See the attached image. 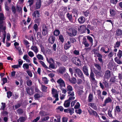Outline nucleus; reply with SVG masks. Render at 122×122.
I'll use <instances>...</instances> for the list:
<instances>
[{
	"label": "nucleus",
	"mask_w": 122,
	"mask_h": 122,
	"mask_svg": "<svg viewBox=\"0 0 122 122\" xmlns=\"http://www.w3.org/2000/svg\"><path fill=\"white\" fill-rule=\"evenodd\" d=\"M1 104L2 105L1 107V108H0V110H4L6 107V104L5 103L2 102H1Z\"/></svg>",
	"instance_id": "obj_39"
},
{
	"label": "nucleus",
	"mask_w": 122,
	"mask_h": 122,
	"mask_svg": "<svg viewBox=\"0 0 122 122\" xmlns=\"http://www.w3.org/2000/svg\"><path fill=\"white\" fill-rule=\"evenodd\" d=\"M39 62L42 65V66L45 68L46 69L49 68L46 65L44 62L43 61H40Z\"/></svg>",
	"instance_id": "obj_43"
},
{
	"label": "nucleus",
	"mask_w": 122,
	"mask_h": 122,
	"mask_svg": "<svg viewBox=\"0 0 122 122\" xmlns=\"http://www.w3.org/2000/svg\"><path fill=\"white\" fill-rule=\"evenodd\" d=\"M122 34V30L120 29H118L116 31V35L117 36H120Z\"/></svg>",
	"instance_id": "obj_32"
},
{
	"label": "nucleus",
	"mask_w": 122,
	"mask_h": 122,
	"mask_svg": "<svg viewBox=\"0 0 122 122\" xmlns=\"http://www.w3.org/2000/svg\"><path fill=\"white\" fill-rule=\"evenodd\" d=\"M71 44L68 41L67 43H66L64 46V48L66 50L69 49L71 46Z\"/></svg>",
	"instance_id": "obj_22"
},
{
	"label": "nucleus",
	"mask_w": 122,
	"mask_h": 122,
	"mask_svg": "<svg viewBox=\"0 0 122 122\" xmlns=\"http://www.w3.org/2000/svg\"><path fill=\"white\" fill-rule=\"evenodd\" d=\"M60 33V32L59 29L57 28H55L53 31V35L56 36H58L59 35Z\"/></svg>",
	"instance_id": "obj_23"
},
{
	"label": "nucleus",
	"mask_w": 122,
	"mask_h": 122,
	"mask_svg": "<svg viewBox=\"0 0 122 122\" xmlns=\"http://www.w3.org/2000/svg\"><path fill=\"white\" fill-rule=\"evenodd\" d=\"M41 95L40 93H36L34 96V99L36 100H38L41 97Z\"/></svg>",
	"instance_id": "obj_26"
},
{
	"label": "nucleus",
	"mask_w": 122,
	"mask_h": 122,
	"mask_svg": "<svg viewBox=\"0 0 122 122\" xmlns=\"http://www.w3.org/2000/svg\"><path fill=\"white\" fill-rule=\"evenodd\" d=\"M110 13L112 16H114L115 14V12L114 10L112 9H111L110 10Z\"/></svg>",
	"instance_id": "obj_49"
},
{
	"label": "nucleus",
	"mask_w": 122,
	"mask_h": 122,
	"mask_svg": "<svg viewBox=\"0 0 122 122\" xmlns=\"http://www.w3.org/2000/svg\"><path fill=\"white\" fill-rule=\"evenodd\" d=\"M41 4V0H38L36 4V8L37 9L40 8Z\"/></svg>",
	"instance_id": "obj_20"
},
{
	"label": "nucleus",
	"mask_w": 122,
	"mask_h": 122,
	"mask_svg": "<svg viewBox=\"0 0 122 122\" xmlns=\"http://www.w3.org/2000/svg\"><path fill=\"white\" fill-rule=\"evenodd\" d=\"M117 55L119 58H121L122 56V51L119 50Z\"/></svg>",
	"instance_id": "obj_45"
},
{
	"label": "nucleus",
	"mask_w": 122,
	"mask_h": 122,
	"mask_svg": "<svg viewBox=\"0 0 122 122\" xmlns=\"http://www.w3.org/2000/svg\"><path fill=\"white\" fill-rule=\"evenodd\" d=\"M74 109L73 108H69L67 109H65L64 112L67 113H69L70 115H72L74 113Z\"/></svg>",
	"instance_id": "obj_6"
},
{
	"label": "nucleus",
	"mask_w": 122,
	"mask_h": 122,
	"mask_svg": "<svg viewBox=\"0 0 122 122\" xmlns=\"http://www.w3.org/2000/svg\"><path fill=\"white\" fill-rule=\"evenodd\" d=\"M115 112H117V113H119L121 111L120 108L118 106H116L115 109Z\"/></svg>",
	"instance_id": "obj_44"
},
{
	"label": "nucleus",
	"mask_w": 122,
	"mask_h": 122,
	"mask_svg": "<svg viewBox=\"0 0 122 122\" xmlns=\"http://www.w3.org/2000/svg\"><path fill=\"white\" fill-rule=\"evenodd\" d=\"M78 21L80 24H83L85 22V17L83 16L80 17L78 19Z\"/></svg>",
	"instance_id": "obj_17"
},
{
	"label": "nucleus",
	"mask_w": 122,
	"mask_h": 122,
	"mask_svg": "<svg viewBox=\"0 0 122 122\" xmlns=\"http://www.w3.org/2000/svg\"><path fill=\"white\" fill-rule=\"evenodd\" d=\"M42 34L44 36H46L48 33V31L47 26L46 25H43L42 27Z\"/></svg>",
	"instance_id": "obj_9"
},
{
	"label": "nucleus",
	"mask_w": 122,
	"mask_h": 122,
	"mask_svg": "<svg viewBox=\"0 0 122 122\" xmlns=\"http://www.w3.org/2000/svg\"><path fill=\"white\" fill-rule=\"evenodd\" d=\"M73 89L72 86L70 85H69L67 87V91L68 94V96H74V92L73 91Z\"/></svg>",
	"instance_id": "obj_4"
},
{
	"label": "nucleus",
	"mask_w": 122,
	"mask_h": 122,
	"mask_svg": "<svg viewBox=\"0 0 122 122\" xmlns=\"http://www.w3.org/2000/svg\"><path fill=\"white\" fill-rule=\"evenodd\" d=\"M49 64L50 65L49 67L50 68L52 69H54L55 68V65L54 64L51 63V62L49 63Z\"/></svg>",
	"instance_id": "obj_54"
},
{
	"label": "nucleus",
	"mask_w": 122,
	"mask_h": 122,
	"mask_svg": "<svg viewBox=\"0 0 122 122\" xmlns=\"http://www.w3.org/2000/svg\"><path fill=\"white\" fill-rule=\"evenodd\" d=\"M93 99V96L92 95L90 94L88 97V101L89 102H91Z\"/></svg>",
	"instance_id": "obj_40"
},
{
	"label": "nucleus",
	"mask_w": 122,
	"mask_h": 122,
	"mask_svg": "<svg viewBox=\"0 0 122 122\" xmlns=\"http://www.w3.org/2000/svg\"><path fill=\"white\" fill-rule=\"evenodd\" d=\"M66 17L70 21L72 22L73 21L71 14L68 12L66 14Z\"/></svg>",
	"instance_id": "obj_15"
},
{
	"label": "nucleus",
	"mask_w": 122,
	"mask_h": 122,
	"mask_svg": "<svg viewBox=\"0 0 122 122\" xmlns=\"http://www.w3.org/2000/svg\"><path fill=\"white\" fill-rule=\"evenodd\" d=\"M57 83L59 84L61 88L63 86H65V84L64 81L61 78H60L57 81Z\"/></svg>",
	"instance_id": "obj_14"
},
{
	"label": "nucleus",
	"mask_w": 122,
	"mask_h": 122,
	"mask_svg": "<svg viewBox=\"0 0 122 122\" xmlns=\"http://www.w3.org/2000/svg\"><path fill=\"white\" fill-rule=\"evenodd\" d=\"M69 41L70 43L72 44H73L74 42H76V40L75 38L74 37H70L69 38Z\"/></svg>",
	"instance_id": "obj_27"
},
{
	"label": "nucleus",
	"mask_w": 122,
	"mask_h": 122,
	"mask_svg": "<svg viewBox=\"0 0 122 122\" xmlns=\"http://www.w3.org/2000/svg\"><path fill=\"white\" fill-rule=\"evenodd\" d=\"M66 71V67L64 66H61L59 67V69L57 70L56 71L59 73L63 74Z\"/></svg>",
	"instance_id": "obj_8"
},
{
	"label": "nucleus",
	"mask_w": 122,
	"mask_h": 122,
	"mask_svg": "<svg viewBox=\"0 0 122 122\" xmlns=\"http://www.w3.org/2000/svg\"><path fill=\"white\" fill-rule=\"evenodd\" d=\"M75 72L79 77L81 78L83 81H85V78L84 75L81 71L79 68H77L75 69Z\"/></svg>",
	"instance_id": "obj_1"
},
{
	"label": "nucleus",
	"mask_w": 122,
	"mask_h": 122,
	"mask_svg": "<svg viewBox=\"0 0 122 122\" xmlns=\"http://www.w3.org/2000/svg\"><path fill=\"white\" fill-rule=\"evenodd\" d=\"M26 92L28 94L31 96L34 93V89L33 88H28L26 89Z\"/></svg>",
	"instance_id": "obj_18"
},
{
	"label": "nucleus",
	"mask_w": 122,
	"mask_h": 122,
	"mask_svg": "<svg viewBox=\"0 0 122 122\" xmlns=\"http://www.w3.org/2000/svg\"><path fill=\"white\" fill-rule=\"evenodd\" d=\"M94 74L92 70V69H91L90 73V76L89 77L93 84L95 85H96L97 84V83L96 81L95 80L94 78Z\"/></svg>",
	"instance_id": "obj_3"
},
{
	"label": "nucleus",
	"mask_w": 122,
	"mask_h": 122,
	"mask_svg": "<svg viewBox=\"0 0 122 122\" xmlns=\"http://www.w3.org/2000/svg\"><path fill=\"white\" fill-rule=\"evenodd\" d=\"M115 61L118 64H122V62L120 60L118 59L117 57H115L114 58Z\"/></svg>",
	"instance_id": "obj_36"
},
{
	"label": "nucleus",
	"mask_w": 122,
	"mask_h": 122,
	"mask_svg": "<svg viewBox=\"0 0 122 122\" xmlns=\"http://www.w3.org/2000/svg\"><path fill=\"white\" fill-rule=\"evenodd\" d=\"M102 55L100 54V65H102L104 63V61L102 59Z\"/></svg>",
	"instance_id": "obj_41"
},
{
	"label": "nucleus",
	"mask_w": 122,
	"mask_h": 122,
	"mask_svg": "<svg viewBox=\"0 0 122 122\" xmlns=\"http://www.w3.org/2000/svg\"><path fill=\"white\" fill-rule=\"evenodd\" d=\"M11 10L14 14L16 13V10L15 7L13 5L12 6Z\"/></svg>",
	"instance_id": "obj_62"
},
{
	"label": "nucleus",
	"mask_w": 122,
	"mask_h": 122,
	"mask_svg": "<svg viewBox=\"0 0 122 122\" xmlns=\"http://www.w3.org/2000/svg\"><path fill=\"white\" fill-rule=\"evenodd\" d=\"M88 111L90 114H93L96 117H99L97 112L92 109H90V110H88Z\"/></svg>",
	"instance_id": "obj_16"
},
{
	"label": "nucleus",
	"mask_w": 122,
	"mask_h": 122,
	"mask_svg": "<svg viewBox=\"0 0 122 122\" xmlns=\"http://www.w3.org/2000/svg\"><path fill=\"white\" fill-rule=\"evenodd\" d=\"M66 77L67 78L69 82L73 84H75L76 82V79L74 77H73L71 79L70 76H67Z\"/></svg>",
	"instance_id": "obj_13"
},
{
	"label": "nucleus",
	"mask_w": 122,
	"mask_h": 122,
	"mask_svg": "<svg viewBox=\"0 0 122 122\" xmlns=\"http://www.w3.org/2000/svg\"><path fill=\"white\" fill-rule=\"evenodd\" d=\"M70 32L68 33L69 36H74L77 34V31L76 30L73 28L69 29Z\"/></svg>",
	"instance_id": "obj_5"
},
{
	"label": "nucleus",
	"mask_w": 122,
	"mask_h": 122,
	"mask_svg": "<svg viewBox=\"0 0 122 122\" xmlns=\"http://www.w3.org/2000/svg\"><path fill=\"white\" fill-rule=\"evenodd\" d=\"M7 97L8 98H10V97L12 96V93L10 91H9L7 92Z\"/></svg>",
	"instance_id": "obj_46"
},
{
	"label": "nucleus",
	"mask_w": 122,
	"mask_h": 122,
	"mask_svg": "<svg viewBox=\"0 0 122 122\" xmlns=\"http://www.w3.org/2000/svg\"><path fill=\"white\" fill-rule=\"evenodd\" d=\"M80 104L78 102L76 103V105L74 106V108L75 109H78L80 107Z\"/></svg>",
	"instance_id": "obj_55"
},
{
	"label": "nucleus",
	"mask_w": 122,
	"mask_h": 122,
	"mask_svg": "<svg viewBox=\"0 0 122 122\" xmlns=\"http://www.w3.org/2000/svg\"><path fill=\"white\" fill-rule=\"evenodd\" d=\"M41 88L42 90L44 92L46 91V90L47 89V87L45 85H41Z\"/></svg>",
	"instance_id": "obj_48"
},
{
	"label": "nucleus",
	"mask_w": 122,
	"mask_h": 122,
	"mask_svg": "<svg viewBox=\"0 0 122 122\" xmlns=\"http://www.w3.org/2000/svg\"><path fill=\"white\" fill-rule=\"evenodd\" d=\"M71 61L73 63L77 66H80L81 65L80 60L77 57H74L71 59Z\"/></svg>",
	"instance_id": "obj_2"
},
{
	"label": "nucleus",
	"mask_w": 122,
	"mask_h": 122,
	"mask_svg": "<svg viewBox=\"0 0 122 122\" xmlns=\"http://www.w3.org/2000/svg\"><path fill=\"white\" fill-rule=\"evenodd\" d=\"M33 28L35 31L36 32L38 30V26L36 24H35L33 26Z\"/></svg>",
	"instance_id": "obj_63"
},
{
	"label": "nucleus",
	"mask_w": 122,
	"mask_h": 122,
	"mask_svg": "<svg viewBox=\"0 0 122 122\" xmlns=\"http://www.w3.org/2000/svg\"><path fill=\"white\" fill-rule=\"evenodd\" d=\"M26 119L24 117L22 116L20 117L17 120V122H24L26 120Z\"/></svg>",
	"instance_id": "obj_28"
},
{
	"label": "nucleus",
	"mask_w": 122,
	"mask_h": 122,
	"mask_svg": "<svg viewBox=\"0 0 122 122\" xmlns=\"http://www.w3.org/2000/svg\"><path fill=\"white\" fill-rule=\"evenodd\" d=\"M75 112L77 113L79 115L81 114L82 113V111L81 109H79L78 110H76Z\"/></svg>",
	"instance_id": "obj_56"
},
{
	"label": "nucleus",
	"mask_w": 122,
	"mask_h": 122,
	"mask_svg": "<svg viewBox=\"0 0 122 122\" xmlns=\"http://www.w3.org/2000/svg\"><path fill=\"white\" fill-rule=\"evenodd\" d=\"M31 49L33 50L35 53H37L38 52V49L36 46H32Z\"/></svg>",
	"instance_id": "obj_30"
},
{
	"label": "nucleus",
	"mask_w": 122,
	"mask_h": 122,
	"mask_svg": "<svg viewBox=\"0 0 122 122\" xmlns=\"http://www.w3.org/2000/svg\"><path fill=\"white\" fill-rule=\"evenodd\" d=\"M89 12V11L88 10H87L85 11H84L83 13L84 15H85L86 17H87L88 16Z\"/></svg>",
	"instance_id": "obj_52"
},
{
	"label": "nucleus",
	"mask_w": 122,
	"mask_h": 122,
	"mask_svg": "<svg viewBox=\"0 0 122 122\" xmlns=\"http://www.w3.org/2000/svg\"><path fill=\"white\" fill-rule=\"evenodd\" d=\"M115 63L113 61H111L108 65V66L110 69H113L115 66Z\"/></svg>",
	"instance_id": "obj_19"
},
{
	"label": "nucleus",
	"mask_w": 122,
	"mask_h": 122,
	"mask_svg": "<svg viewBox=\"0 0 122 122\" xmlns=\"http://www.w3.org/2000/svg\"><path fill=\"white\" fill-rule=\"evenodd\" d=\"M68 118L66 117H64L62 118V122H67Z\"/></svg>",
	"instance_id": "obj_61"
},
{
	"label": "nucleus",
	"mask_w": 122,
	"mask_h": 122,
	"mask_svg": "<svg viewBox=\"0 0 122 122\" xmlns=\"http://www.w3.org/2000/svg\"><path fill=\"white\" fill-rule=\"evenodd\" d=\"M89 105L94 110H96L97 109V107L94 103H90L89 104Z\"/></svg>",
	"instance_id": "obj_34"
},
{
	"label": "nucleus",
	"mask_w": 122,
	"mask_h": 122,
	"mask_svg": "<svg viewBox=\"0 0 122 122\" xmlns=\"http://www.w3.org/2000/svg\"><path fill=\"white\" fill-rule=\"evenodd\" d=\"M17 113L19 115H21L23 112V111L22 109L19 108L17 110Z\"/></svg>",
	"instance_id": "obj_42"
},
{
	"label": "nucleus",
	"mask_w": 122,
	"mask_h": 122,
	"mask_svg": "<svg viewBox=\"0 0 122 122\" xmlns=\"http://www.w3.org/2000/svg\"><path fill=\"white\" fill-rule=\"evenodd\" d=\"M82 40L83 41L82 44H84L85 47H88L89 46V45L86 41V38L85 37H83Z\"/></svg>",
	"instance_id": "obj_21"
},
{
	"label": "nucleus",
	"mask_w": 122,
	"mask_h": 122,
	"mask_svg": "<svg viewBox=\"0 0 122 122\" xmlns=\"http://www.w3.org/2000/svg\"><path fill=\"white\" fill-rule=\"evenodd\" d=\"M87 39L89 41L90 43L92 46L93 45V40L92 37L90 36H86Z\"/></svg>",
	"instance_id": "obj_31"
},
{
	"label": "nucleus",
	"mask_w": 122,
	"mask_h": 122,
	"mask_svg": "<svg viewBox=\"0 0 122 122\" xmlns=\"http://www.w3.org/2000/svg\"><path fill=\"white\" fill-rule=\"evenodd\" d=\"M28 54L29 56L31 57L33 56H34L33 53L32 51H30L29 52Z\"/></svg>",
	"instance_id": "obj_64"
},
{
	"label": "nucleus",
	"mask_w": 122,
	"mask_h": 122,
	"mask_svg": "<svg viewBox=\"0 0 122 122\" xmlns=\"http://www.w3.org/2000/svg\"><path fill=\"white\" fill-rule=\"evenodd\" d=\"M120 42L119 41H117L114 46V47L115 48L118 47L120 46Z\"/></svg>",
	"instance_id": "obj_58"
},
{
	"label": "nucleus",
	"mask_w": 122,
	"mask_h": 122,
	"mask_svg": "<svg viewBox=\"0 0 122 122\" xmlns=\"http://www.w3.org/2000/svg\"><path fill=\"white\" fill-rule=\"evenodd\" d=\"M40 13L39 11L37 10L35 11L32 14V15L33 17L34 16L35 17H38L40 16Z\"/></svg>",
	"instance_id": "obj_24"
},
{
	"label": "nucleus",
	"mask_w": 122,
	"mask_h": 122,
	"mask_svg": "<svg viewBox=\"0 0 122 122\" xmlns=\"http://www.w3.org/2000/svg\"><path fill=\"white\" fill-rule=\"evenodd\" d=\"M101 51L104 52L106 54L109 52V49L107 46H105L102 47L101 49Z\"/></svg>",
	"instance_id": "obj_11"
},
{
	"label": "nucleus",
	"mask_w": 122,
	"mask_h": 122,
	"mask_svg": "<svg viewBox=\"0 0 122 122\" xmlns=\"http://www.w3.org/2000/svg\"><path fill=\"white\" fill-rule=\"evenodd\" d=\"M35 91L37 93H41V92L39 90L37 87H36L35 88Z\"/></svg>",
	"instance_id": "obj_59"
},
{
	"label": "nucleus",
	"mask_w": 122,
	"mask_h": 122,
	"mask_svg": "<svg viewBox=\"0 0 122 122\" xmlns=\"http://www.w3.org/2000/svg\"><path fill=\"white\" fill-rule=\"evenodd\" d=\"M37 57L39 60H43V57L42 55L40 54H38L37 56Z\"/></svg>",
	"instance_id": "obj_50"
},
{
	"label": "nucleus",
	"mask_w": 122,
	"mask_h": 122,
	"mask_svg": "<svg viewBox=\"0 0 122 122\" xmlns=\"http://www.w3.org/2000/svg\"><path fill=\"white\" fill-rule=\"evenodd\" d=\"M86 29V27L84 25L80 26L78 29V30L81 33H84L86 32L85 29Z\"/></svg>",
	"instance_id": "obj_12"
},
{
	"label": "nucleus",
	"mask_w": 122,
	"mask_h": 122,
	"mask_svg": "<svg viewBox=\"0 0 122 122\" xmlns=\"http://www.w3.org/2000/svg\"><path fill=\"white\" fill-rule=\"evenodd\" d=\"M82 70L84 74L86 76H89V74L88 73V68L87 66L84 65L82 67Z\"/></svg>",
	"instance_id": "obj_10"
},
{
	"label": "nucleus",
	"mask_w": 122,
	"mask_h": 122,
	"mask_svg": "<svg viewBox=\"0 0 122 122\" xmlns=\"http://www.w3.org/2000/svg\"><path fill=\"white\" fill-rule=\"evenodd\" d=\"M58 93H56L54 95V97L56 98L55 100L53 102V103L54 104L56 102L59 100V98L58 97Z\"/></svg>",
	"instance_id": "obj_33"
},
{
	"label": "nucleus",
	"mask_w": 122,
	"mask_h": 122,
	"mask_svg": "<svg viewBox=\"0 0 122 122\" xmlns=\"http://www.w3.org/2000/svg\"><path fill=\"white\" fill-rule=\"evenodd\" d=\"M112 102V100L109 97H108L105 100L104 102L106 104L109 102Z\"/></svg>",
	"instance_id": "obj_35"
},
{
	"label": "nucleus",
	"mask_w": 122,
	"mask_h": 122,
	"mask_svg": "<svg viewBox=\"0 0 122 122\" xmlns=\"http://www.w3.org/2000/svg\"><path fill=\"white\" fill-rule=\"evenodd\" d=\"M52 47V50L54 51H56V43L53 44Z\"/></svg>",
	"instance_id": "obj_57"
},
{
	"label": "nucleus",
	"mask_w": 122,
	"mask_h": 122,
	"mask_svg": "<svg viewBox=\"0 0 122 122\" xmlns=\"http://www.w3.org/2000/svg\"><path fill=\"white\" fill-rule=\"evenodd\" d=\"M42 80L44 83L45 84H47L48 83V81L47 80V78L46 77H42Z\"/></svg>",
	"instance_id": "obj_53"
},
{
	"label": "nucleus",
	"mask_w": 122,
	"mask_h": 122,
	"mask_svg": "<svg viewBox=\"0 0 122 122\" xmlns=\"http://www.w3.org/2000/svg\"><path fill=\"white\" fill-rule=\"evenodd\" d=\"M110 76V71L108 70L106 71L105 74V77L106 78H109Z\"/></svg>",
	"instance_id": "obj_29"
},
{
	"label": "nucleus",
	"mask_w": 122,
	"mask_h": 122,
	"mask_svg": "<svg viewBox=\"0 0 122 122\" xmlns=\"http://www.w3.org/2000/svg\"><path fill=\"white\" fill-rule=\"evenodd\" d=\"M62 61L64 62L66 61L68 59V57L65 55H63L61 57Z\"/></svg>",
	"instance_id": "obj_37"
},
{
	"label": "nucleus",
	"mask_w": 122,
	"mask_h": 122,
	"mask_svg": "<svg viewBox=\"0 0 122 122\" xmlns=\"http://www.w3.org/2000/svg\"><path fill=\"white\" fill-rule=\"evenodd\" d=\"M27 85L29 86H31L32 85V83L31 81L30 80H29L26 81Z\"/></svg>",
	"instance_id": "obj_47"
},
{
	"label": "nucleus",
	"mask_w": 122,
	"mask_h": 122,
	"mask_svg": "<svg viewBox=\"0 0 122 122\" xmlns=\"http://www.w3.org/2000/svg\"><path fill=\"white\" fill-rule=\"evenodd\" d=\"M59 39L61 43H62L64 42V40L63 36L61 34L59 36Z\"/></svg>",
	"instance_id": "obj_38"
},
{
	"label": "nucleus",
	"mask_w": 122,
	"mask_h": 122,
	"mask_svg": "<svg viewBox=\"0 0 122 122\" xmlns=\"http://www.w3.org/2000/svg\"><path fill=\"white\" fill-rule=\"evenodd\" d=\"M26 72L28 76H29L30 77H32V74L31 71H26Z\"/></svg>",
	"instance_id": "obj_60"
},
{
	"label": "nucleus",
	"mask_w": 122,
	"mask_h": 122,
	"mask_svg": "<svg viewBox=\"0 0 122 122\" xmlns=\"http://www.w3.org/2000/svg\"><path fill=\"white\" fill-rule=\"evenodd\" d=\"M1 114L2 116H6V115H8V113L7 112L4 111L3 110V111L1 112Z\"/></svg>",
	"instance_id": "obj_51"
},
{
	"label": "nucleus",
	"mask_w": 122,
	"mask_h": 122,
	"mask_svg": "<svg viewBox=\"0 0 122 122\" xmlns=\"http://www.w3.org/2000/svg\"><path fill=\"white\" fill-rule=\"evenodd\" d=\"M70 101H67V100L65 101L64 103V106L66 108L70 106Z\"/></svg>",
	"instance_id": "obj_25"
},
{
	"label": "nucleus",
	"mask_w": 122,
	"mask_h": 122,
	"mask_svg": "<svg viewBox=\"0 0 122 122\" xmlns=\"http://www.w3.org/2000/svg\"><path fill=\"white\" fill-rule=\"evenodd\" d=\"M56 39V37L54 35H51L48 39V42L51 44H54Z\"/></svg>",
	"instance_id": "obj_7"
}]
</instances>
